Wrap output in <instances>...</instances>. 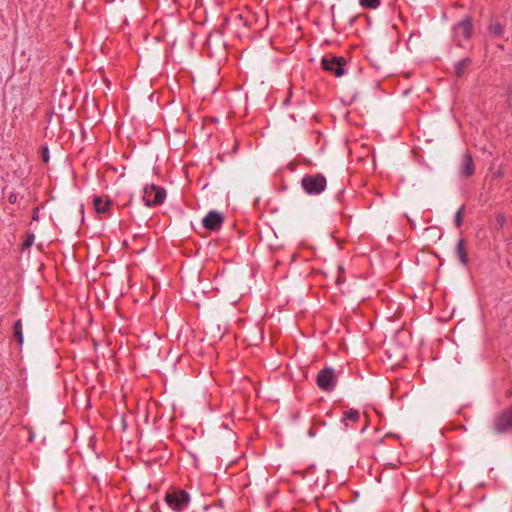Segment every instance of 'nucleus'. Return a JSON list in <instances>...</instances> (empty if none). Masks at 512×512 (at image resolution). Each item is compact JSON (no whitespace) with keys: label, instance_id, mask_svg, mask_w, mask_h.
Segmentation results:
<instances>
[{"label":"nucleus","instance_id":"f257e3e1","mask_svg":"<svg viewBox=\"0 0 512 512\" xmlns=\"http://www.w3.org/2000/svg\"><path fill=\"white\" fill-rule=\"evenodd\" d=\"M190 499L189 493L182 489L167 492L165 495L167 505L175 512L183 511L190 503Z\"/></svg>","mask_w":512,"mask_h":512},{"label":"nucleus","instance_id":"f03ea898","mask_svg":"<svg viewBox=\"0 0 512 512\" xmlns=\"http://www.w3.org/2000/svg\"><path fill=\"white\" fill-rule=\"evenodd\" d=\"M346 63V59L342 56L329 55L322 58L321 66L323 70L333 74L336 77H341L345 73L344 66Z\"/></svg>","mask_w":512,"mask_h":512},{"label":"nucleus","instance_id":"7ed1b4c3","mask_svg":"<svg viewBox=\"0 0 512 512\" xmlns=\"http://www.w3.org/2000/svg\"><path fill=\"white\" fill-rule=\"evenodd\" d=\"M301 184L306 193L319 194L326 188V178L322 174L305 175Z\"/></svg>","mask_w":512,"mask_h":512},{"label":"nucleus","instance_id":"20e7f679","mask_svg":"<svg viewBox=\"0 0 512 512\" xmlns=\"http://www.w3.org/2000/svg\"><path fill=\"white\" fill-rule=\"evenodd\" d=\"M166 191L164 188L154 184L144 187L143 201L146 206H156L164 202Z\"/></svg>","mask_w":512,"mask_h":512},{"label":"nucleus","instance_id":"39448f33","mask_svg":"<svg viewBox=\"0 0 512 512\" xmlns=\"http://www.w3.org/2000/svg\"><path fill=\"white\" fill-rule=\"evenodd\" d=\"M493 428L496 433L512 431V405L495 416Z\"/></svg>","mask_w":512,"mask_h":512},{"label":"nucleus","instance_id":"423d86ee","mask_svg":"<svg viewBox=\"0 0 512 512\" xmlns=\"http://www.w3.org/2000/svg\"><path fill=\"white\" fill-rule=\"evenodd\" d=\"M316 383L321 390L326 392L332 391L335 386L334 370L330 367L320 370L316 377Z\"/></svg>","mask_w":512,"mask_h":512},{"label":"nucleus","instance_id":"0eeeda50","mask_svg":"<svg viewBox=\"0 0 512 512\" xmlns=\"http://www.w3.org/2000/svg\"><path fill=\"white\" fill-rule=\"evenodd\" d=\"M224 222L223 215L215 210L210 211L202 220L204 228L210 231H218Z\"/></svg>","mask_w":512,"mask_h":512},{"label":"nucleus","instance_id":"6e6552de","mask_svg":"<svg viewBox=\"0 0 512 512\" xmlns=\"http://www.w3.org/2000/svg\"><path fill=\"white\" fill-rule=\"evenodd\" d=\"M472 31L473 26L470 18L464 19L454 27V35L456 38L468 40L472 36Z\"/></svg>","mask_w":512,"mask_h":512},{"label":"nucleus","instance_id":"1a4fd4ad","mask_svg":"<svg viewBox=\"0 0 512 512\" xmlns=\"http://www.w3.org/2000/svg\"><path fill=\"white\" fill-rule=\"evenodd\" d=\"M475 165L470 152H466L462 156L461 166H460V174L466 178H469L474 175Z\"/></svg>","mask_w":512,"mask_h":512},{"label":"nucleus","instance_id":"9d476101","mask_svg":"<svg viewBox=\"0 0 512 512\" xmlns=\"http://www.w3.org/2000/svg\"><path fill=\"white\" fill-rule=\"evenodd\" d=\"M455 253H456L460 263L463 266H467L469 259H468V253H467V248H466V240L464 238H461L458 240L456 249H455Z\"/></svg>","mask_w":512,"mask_h":512},{"label":"nucleus","instance_id":"9b49d317","mask_svg":"<svg viewBox=\"0 0 512 512\" xmlns=\"http://www.w3.org/2000/svg\"><path fill=\"white\" fill-rule=\"evenodd\" d=\"M360 412L356 409H349L343 413L342 422L345 427H349L350 423H357L360 420Z\"/></svg>","mask_w":512,"mask_h":512},{"label":"nucleus","instance_id":"f8f14e48","mask_svg":"<svg viewBox=\"0 0 512 512\" xmlns=\"http://www.w3.org/2000/svg\"><path fill=\"white\" fill-rule=\"evenodd\" d=\"M489 34L494 38H501L504 34V26L497 20L492 19L488 25Z\"/></svg>","mask_w":512,"mask_h":512},{"label":"nucleus","instance_id":"ddd939ff","mask_svg":"<svg viewBox=\"0 0 512 512\" xmlns=\"http://www.w3.org/2000/svg\"><path fill=\"white\" fill-rule=\"evenodd\" d=\"M112 204V201L107 199L106 201H103L101 197H94L93 199V205L97 213H106L109 211V207Z\"/></svg>","mask_w":512,"mask_h":512},{"label":"nucleus","instance_id":"4468645a","mask_svg":"<svg viewBox=\"0 0 512 512\" xmlns=\"http://www.w3.org/2000/svg\"><path fill=\"white\" fill-rule=\"evenodd\" d=\"M471 59L466 57V58H463L462 60H460L458 63H456L455 65V75L456 77H461L464 75L466 69L471 65Z\"/></svg>","mask_w":512,"mask_h":512},{"label":"nucleus","instance_id":"2eb2a0df","mask_svg":"<svg viewBox=\"0 0 512 512\" xmlns=\"http://www.w3.org/2000/svg\"><path fill=\"white\" fill-rule=\"evenodd\" d=\"M14 336H15L17 342L21 345L23 343L21 320H17L14 324Z\"/></svg>","mask_w":512,"mask_h":512},{"label":"nucleus","instance_id":"dca6fc26","mask_svg":"<svg viewBox=\"0 0 512 512\" xmlns=\"http://www.w3.org/2000/svg\"><path fill=\"white\" fill-rule=\"evenodd\" d=\"M360 5L366 9H376L380 5V0H360Z\"/></svg>","mask_w":512,"mask_h":512},{"label":"nucleus","instance_id":"f3484780","mask_svg":"<svg viewBox=\"0 0 512 512\" xmlns=\"http://www.w3.org/2000/svg\"><path fill=\"white\" fill-rule=\"evenodd\" d=\"M465 211V206H461L460 209L457 211L456 215H455V218H454V223L456 225V227H461L462 225V222H463V213Z\"/></svg>","mask_w":512,"mask_h":512},{"label":"nucleus","instance_id":"a211bd4d","mask_svg":"<svg viewBox=\"0 0 512 512\" xmlns=\"http://www.w3.org/2000/svg\"><path fill=\"white\" fill-rule=\"evenodd\" d=\"M34 240H35L34 234L33 233H28L26 235V239L22 243V249L30 248L33 245V243H34Z\"/></svg>","mask_w":512,"mask_h":512},{"label":"nucleus","instance_id":"6ab92c4d","mask_svg":"<svg viewBox=\"0 0 512 512\" xmlns=\"http://www.w3.org/2000/svg\"><path fill=\"white\" fill-rule=\"evenodd\" d=\"M42 160L47 163L49 160V150L47 147L42 148Z\"/></svg>","mask_w":512,"mask_h":512},{"label":"nucleus","instance_id":"aec40b11","mask_svg":"<svg viewBox=\"0 0 512 512\" xmlns=\"http://www.w3.org/2000/svg\"><path fill=\"white\" fill-rule=\"evenodd\" d=\"M8 201L11 204H15L17 202V194L15 192H11L8 196Z\"/></svg>","mask_w":512,"mask_h":512},{"label":"nucleus","instance_id":"412c9836","mask_svg":"<svg viewBox=\"0 0 512 512\" xmlns=\"http://www.w3.org/2000/svg\"><path fill=\"white\" fill-rule=\"evenodd\" d=\"M496 220L498 222V224L502 227L505 222H506V218L503 214H498L497 217H496Z\"/></svg>","mask_w":512,"mask_h":512},{"label":"nucleus","instance_id":"4be33fe9","mask_svg":"<svg viewBox=\"0 0 512 512\" xmlns=\"http://www.w3.org/2000/svg\"><path fill=\"white\" fill-rule=\"evenodd\" d=\"M39 219V208L33 210L32 220L37 221Z\"/></svg>","mask_w":512,"mask_h":512},{"label":"nucleus","instance_id":"5701e85b","mask_svg":"<svg viewBox=\"0 0 512 512\" xmlns=\"http://www.w3.org/2000/svg\"><path fill=\"white\" fill-rule=\"evenodd\" d=\"M507 396H508V397H512V386H511V389H509V390L507 391Z\"/></svg>","mask_w":512,"mask_h":512},{"label":"nucleus","instance_id":"b1692460","mask_svg":"<svg viewBox=\"0 0 512 512\" xmlns=\"http://www.w3.org/2000/svg\"><path fill=\"white\" fill-rule=\"evenodd\" d=\"M333 507L335 508L336 512H338V507L336 505H333Z\"/></svg>","mask_w":512,"mask_h":512}]
</instances>
